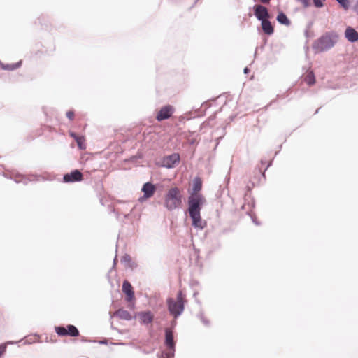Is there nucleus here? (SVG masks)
I'll return each instance as SVG.
<instances>
[{"label":"nucleus","instance_id":"9b49d317","mask_svg":"<svg viewBox=\"0 0 358 358\" xmlns=\"http://www.w3.org/2000/svg\"><path fill=\"white\" fill-rule=\"evenodd\" d=\"M156 186L151 182H146L143 185L141 188L142 192L144 194V197L151 198L156 192Z\"/></svg>","mask_w":358,"mask_h":358},{"label":"nucleus","instance_id":"a878e982","mask_svg":"<svg viewBox=\"0 0 358 358\" xmlns=\"http://www.w3.org/2000/svg\"><path fill=\"white\" fill-rule=\"evenodd\" d=\"M66 117H67L68 119H69L71 120H73V117H74V113H73V111H72V110L67 111Z\"/></svg>","mask_w":358,"mask_h":358},{"label":"nucleus","instance_id":"72a5a7b5","mask_svg":"<svg viewBox=\"0 0 358 358\" xmlns=\"http://www.w3.org/2000/svg\"><path fill=\"white\" fill-rule=\"evenodd\" d=\"M117 262V255H116L113 259V266L116 265Z\"/></svg>","mask_w":358,"mask_h":358},{"label":"nucleus","instance_id":"a19ab883","mask_svg":"<svg viewBox=\"0 0 358 358\" xmlns=\"http://www.w3.org/2000/svg\"><path fill=\"white\" fill-rule=\"evenodd\" d=\"M261 163L263 164H264V163H265V162H264L263 159H262V160H261Z\"/></svg>","mask_w":358,"mask_h":358},{"label":"nucleus","instance_id":"58836bf2","mask_svg":"<svg viewBox=\"0 0 358 358\" xmlns=\"http://www.w3.org/2000/svg\"><path fill=\"white\" fill-rule=\"evenodd\" d=\"M134 209V207H133V208L131 209V210H130V213L133 212Z\"/></svg>","mask_w":358,"mask_h":358},{"label":"nucleus","instance_id":"393cba45","mask_svg":"<svg viewBox=\"0 0 358 358\" xmlns=\"http://www.w3.org/2000/svg\"><path fill=\"white\" fill-rule=\"evenodd\" d=\"M197 317L199 318L201 320V321L203 322V324L206 326H209L210 324V322L208 320H207L205 316H204V314L202 311L199 312L198 314H197Z\"/></svg>","mask_w":358,"mask_h":358},{"label":"nucleus","instance_id":"a211bd4d","mask_svg":"<svg viewBox=\"0 0 358 358\" xmlns=\"http://www.w3.org/2000/svg\"><path fill=\"white\" fill-rule=\"evenodd\" d=\"M299 2H301L303 7L307 8L310 6V0H296ZM326 0H313V5L315 8H320L324 6V2Z\"/></svg>","mask_w":358,"mask_h":358},{"label":"nucleus","instance_id":"9d476101","mask_svg":"<svg viewBox=\"0 0 358 358\" xmlns=\"http://www.w3.org/2000/svg\"><path fill=\"white\" fill-rule=\"evenodd\" d=\"M179 161H180L179 155L174 153V154L168 155L164 158L163 162H162V163H163L162 166L167 168V169H171V168L174 167L175 164L176 163L179 162Z\"/></svg>","mask_w":358,"mask_h":358},{"label":"nucleus","instance_id":"2eb2a0df","mask_svg":"<svg viewBox=\"0 0 358 358\" xmlns=\"http://www.w3.org/2000/svg\"><path fill=\"white\" fill-rule=\"evenodd\" d=\"M261 27L262 31L268 36H271L274 33V28L270 21V18L261 21Z\"/></svg>","mask_w":358,"mask_h":358},{"label":"nucleus","instance_id":"4c0bfd02","mask_svg":"<svg viewBox=\"0 0 358 358\" xmlns=\"http://www.w3.org/2000/svg\"><path fill=\"white\" fill-rule=\"evenodd\" d=\"M129 215H130V213L124 214V218H125V219H128V218H129Z\"/></svg>","mask_w":358,"mask_h":358},{"label":"nucleus","instance_id":"c9c22d12","mask_svg":"<svg viewBox=\"0 0 358 358\" xmlns=\"http://www.w3.org/2000/svg\"><path fill=\"white\" fill-rule=\"evenodd\" d=\"M118 203H121V204H123L124 206H127L128 204L127 202L123 201H118Z\"/></svg>","mask_w":358,"mask_h":358},{"label":"nucleus","instance_id":"6e6552de","mask_svg":"<svg viewBox=\"0 0 358 358\" xmlns=\"http://www.w3.org/2000/svg\"><path fill=\"white\" fill-rule=\"evenodd\" d=\"M174 111V108L171 105H166L160 108L156 115V120L159 122L170 118Z\"/></svg>","mask_w":358,"mask_h":358},{"label":"nucleus","instance_id":"f8f14e48","mask_svg":"<svg viewBox=\"0 0 358 358\" xmlns=\"http://www.w3.org/2000/svg\"><path fill=\"white\" fill-rule=\"evenodd\" d=\"M122 292L126 294L127 300L131 301L134 298V292L129 282L124 280L122 283Z\"/></svg>","mask_w":358,"mask_h":358},{"label":"nucleus","instance_id":"f3484780","mask_svg":"<svg viewBox=\"0 0 358 358\" xmlns=\"http://www.w3.org/2000/svg\"><path fill=\"white\" fill-rule=\"evenodd\" d=\"M69 134L76 141L80 150H85L86 148V145L85 144V138L83 136H78L73 131H71Z\"/></svg>","mask_w":358,"mask_h":358},{"label":"nucleus","instance_id":"b1692460","mask_svg":"<svg viewBox=\"0 0 358 358\" xmlns=\"http://www.w3.org/2000/svg\"><path fill=\"white\" fill-rule=\"evenodd\" d=\"M339 5L345 10H348L350 8V1L349 0H336Z\"/></svg>","mask_w":358,"mask_h":358},{"label":"nucleus","instance_id":"20e7f679","mask_svg":"<svg viewBox=\"0 0 358 358\" xmlns=\"http://www.w3.org/2000/svg\"><path fill=\"white\" fill-rule=\"evenodd\" d=\"M185 302V295H183L182 291H179L177 293L176 300L171 297H169L166 299L168 310L174 318H178L183 313Z\"/></svg>","mask_w":358,"mask_h":358},{"label":"nucleus","instance_id":"aec40b11","mask_svg":"<svg viewBox=\"0 0 358 358\" xmlns=\"http://www.w3.org/2000/svg\"><path fill=\"white\" fill-rule=\"evenodd\" d=\"M22 65V61H19L13 64H3L2 62H0V66L2 69L7 70V71H14L19 67H20Z\"/></svg>","mask_w":358,"mask_h":358},{"label":"nucleus","instance_id":"7ed1b4c3","mask_svg":"<svg viewBox=\"0 0 358 358\" xmlns=\"http://www.w3.org/2000/svg\"><path fill=\"white\" fill-rule=\"evenodd\" d=\"M182 195L180 189L175 187L169 189L164 196V207L169 211H173L181 207Z\"/></svg>","mask_w":358,"mask_h":358},{"label":"nucleus","instance_id":"412c9836","mask_svg":"<svg viewBox=\"0 0 358 358\" xmlns=\"http://www.w3.org/2000/svg\"><path fill=\"white\" fill-rule=\"evenodd\" d=\"M115 315L124 320H131V315L130 313L128 310L124 309H118L117 311H115Z\"/></svg>","mask_w":358,"mask_h":358},{"label":"nucleus","instance_id":"37998d69","mask_svg":"<svg viewBox=\"0 0 358 358\" xmlns=\"http://www.w3.org/2000/svg\"><path fill=\"white\" fill-rule=\"evenodd\" d=\"M38 20H40V17H38ZM39 23L41 24V22L39 21Z\"/></svg>","mask_w":358,"mask_h":358},{"label":"nucleus","instance_id":"bb28decb","mask_svg":"<svg viewBox=\"0 0 358 358\" xmlns=\"http://www.w3.org/2000/svg\"><path fill=\"white\" fill-rule=\"evenodd\" d=\"M271 165H272V160H271V161H270V162H268V164H267V166H266V169H265L263 173H262V177L265 178V171H266L268 169V167H270Z\"/></svg>","mask_w":358,"mask_h":358},{"label":"nucleus","instance_id":"cd10ccee","mask_svg":"<svg viewBox=\"0 0 358 358\" xmlns=\"http://www.w3.org/2000/svg\"><path fill=\"white\" fill-rule=\"evenodd\" d=\"M35 342L34 340H33L32 338H26L25 341H24V343H28V344H31L32 343Z\"/></svg>","mask_w":358,"mask_h":358},{"label":"nucleus","instance_id":"4468645a","mask_svg":"<svg viewBox=\"0 0 358 358\" xmlns=\"http://www.w3.org/2000/svg\"><path fill=\"white\" fill-rule=\"evenodd\" d=\"M345 37L350 43H355L358 41V32L352 27H348L345 31Z\"/></svg>","mask_w":358,"mask_h":358},{"label":"nucleus","instance_id":"c756f323","mask_svg":"<svg viewBox=\"0 0 358 358\" xmlns=\"http://www.w3.org/2000/svg\"><path fill=\"white\" fill-rule=\"evenodd\" d=\"M112 211H113V213H114L115 214L117 219H118L120 217L119 210L113 208Z\"/></svg>","mask_w":358,"mask_h":358},{"label":"nucleus","instance_id":"7c9ffc66","mask_svg":"<svg viewBox=\"0 0 358 358\" xmlns=\"http://www.w3.org/2000/svg\"><path fill=\"white\" fill-rule=\"evenodd\" d=\"M148 198H145L144 197V194H143V196H141V197H139L138 199V201L139 202L141 203H143V201H145L146 199H148Z\"/></svg>","mask_w":358,"mask_h":358},{"label":"nucleus","instance_id":"79ce46f5","mask_svg":"<svg viewBox=\"0 0 358 358\" xmlns=\"http://www.w3.org/2000/svg\"><path fill=\"white\" fill-rule=\"evenodd\" d=\"M319 110H320V108L317 109V110L315 111V113H317Z\"/></svg>","mask_w":358,"mask_h":358},{"label":"nucleus","instance_id":"ea45409f","mask_svg":"<svg viewBox=\"0 0 358 358\" xmlns=\"http://www.w3.org/2000/svg\"><path fill=\"white\" fill-rule=\"evenodd\" d=\"M100 343H101V344H105V343H106V342H105V341H100Z\"/></svg>","mask_w":358,"mask_h":358},{"label":"nucleus","instance_id":"2f4dec72","mask_svg":"<svg viewBox=\"0 0 358 358\" xmlns=\"http://www.w3.org/2000/svg\"><path fill=\"white\" fill-rule=\"evenodd\" d=\"M354 10L357 13L358 15V1H357V3H355V5L354 6Z\"/></svg>","mask_w":358,"mask_h":358},{"label":"nucleus","instance_id":"1a4fd4ad","mask_svg":"<svg viewBox=\"0 0 358 358\" xmlns=\"http://www.w3.org/2000/svg\"><path fill=\"white\" fill-rule=\"evenodd\" d=\"M83 179V173L78 169H74L69 173L64 174L63 176V181L66 183L80 182Z\"/></svg>","mask_w":358,"mask_h":358},{"label":"nucleus","instance_id":"5701e85b","mask_svg":"<svg viewBox=\"0 0 358 358\" xmlns=\"http://www.w3.org/2000/svg\"><path fill=\"white\" fill-rule=\"evenodd\" d=\"M13 180L16 183L22 182L24 185H27L28 182L30 180L27 179L25 176H24L21 174H19V173L16 174L14 176Z\"/></svg>","mask_w":358,"mask_h":358},{"label":"nucleus","instance_id":"c85d7f7f","mask_svg":"<svg viewBox=\"0 0 358 358\" xmlns=\"http://www.w3.org/2000/svg\"><path fill=\"white\" fill-rule=\"evenodd\" d=\"M171 350H169L168 352L164 353V358H172L173 357L171 356Z\"/></svg>","mask_w":358,"mask_h":358},{"label":"nucleus","instance_id":"0eeeda50","mask_svg":"<svg viewBox=\"0 0 358 358\" xmlns=\"http://www.w3.org/2000/svg\"><path fill=\"white\" fill-rule=\"evenodd\" d=\"M164 345L166 346L169 350H171V356L174 357V352L176 349V342L174 341V336L173 331L170 328L165 329V341Z\"/></svg>","mask_w":358,"mask_h":358},{"label":"nucleus","instance_id":"dca6fc26","mask_svg":"<svg viewBox=\"0 0 358 358\" xmlns=\"http://www.w3.org/2000/svg\"><path fill=\"white\" fill-rule=\"evenodd\" d=\"M141 322L144 324H148L153 320V315L150 311H144L139 313Z\"/></svg>","mask_w":358,"mask_h":358},{"label":"nucleus","instance_id":"423d86ee","mask_svg":"<svg viewBox=\"0 0 358 358\" xmlns=\"http://www.w3.org/2000/svg\"><path fill=\"white\" fill-rule=\"evenodd\" d=\"M253 14L259 21H262L271 18V15L268 8L262 4H255L252 6Z\"/></svg>","mask_w":358,"mask_h":358},{"label":"nucleus","instance_id":"ddd939ff","mask_svg":"<svg viewBox=\"0 0 358 358\" xmlns=\"http://www.w3.org/2000/svg\"><path fill=\"white\" fill-rule=\"evenodd\" d=\"M121 263L124 266L125 268H130L131 270L137 268V264L132 261L131 256L129 254H124L122 256L120 259Z\"/></svg>","mask_w":358,"mask_h":358},{"label":"nucleus","instance_id":"6ab92c4d","mask_svg":"<svg viewBox=\"0 0 358 358\" xmlns=\"http://www.w3.org/2000/svg\"><path fill=\"white\" fill-rule=\"evenodd\" d=\"M276 20L281 24L285 25V26H289L291 24V21L289 20L286 14L280 11L278 13Z\"/></svg>","mask_w":358,"mask_h":358},{"label":"nucleus","instance_id":"f704fd0d","mask_svg":"<svg viewBox=\"0 0 358 358\" xmlns=\"http://www.w3.org/2000/svg\"><path fill=\"white\" fill-rule=\"evenodd\" d=\"M250 71L248 67H245L243 70L244 73H248Z\"/></svg>","mask_w":358,"mask_h":358},{"label":"nucleus","instance_id":"f257e3e1","mask_svg":"<svg viewBox=\"0 0 358 358\" xmlns=\"http://www.w3.org/2000/svg\"><path fill=\"white\" fill-rule=\"evenodd\" d=\"M202 188V180L199 177H195L192 180V192L188 197L187 211L192 220V225L197 229H203L206 222L201 217V210L206 203V199L199 193Z\"/></svg>","mask_w":358,"mask_h":358},{"label":"nucleus","instance_id":"e433bc0d","mask_svg":"<svg viewBox=\"0 0 358 358\" xmlns=\"http://www.w3.org/2000/svg\"><path fill=\"white\" fill-rule=\"evenodd\" d=\"M252 221L257 226L260 224V223L257 222L255 219H252Z\"/></svg>","mask_w":358,"mask_h":358},{"label":"nucleus","instance_id":"473e14b6","mask_svg":"<svg viewBox=\"0 0 358 358\" xmlns=\"http://www.w3.org/2000/svg\"><path fill=\"white\" fill-rule=\"evenodd\" d=\"M262 3L266 4L268 3L271 0H259Z\"/></svg>","mask_w":358,"mask_h":358},{"label":"nucleus","instance_id":"39448f33","mask_svg":"<svg viewBox=\"0 0 358 358\" xmlns=\"http://www.w3.org/2000/svg\"><path fill=\"white\" fill-rule=\"evenodd\" d=\"M55 332L58 336L76 337L79 336V331L76 327L72 324L66 326H57L55 328Z\"/></svg>","mask_w":358,"mask_h":358},{"label":"nucleus","instance_id":"4be33fe9","mask_svg":"<svg viewBox=\"0 0 358 358\" xmlns=\"http://www.w3.org/2000/svg\"><path fill=\"white\" fill-rule=\"evenodd\" d=\"M304 80L309 86L314 85L315 83V76L313 71H308Z\"/></svg>","mask_w":358,"mask_h":358},{"label":"nucleus","instance_id":"f03ea898","mask_svg":"<svg viewBox=\"0 0 358 358\" xmlns=\"http://www.w3.org/2000/svg\"><path fill=\"white\" fill-rule=\"evenodd\" d=\"M338 38V36L336 32H327L314 41L313 49L315 53L328 51L336 45Z\"/></svg>","mask_w":358,"mask_h":358}]
</instances>
